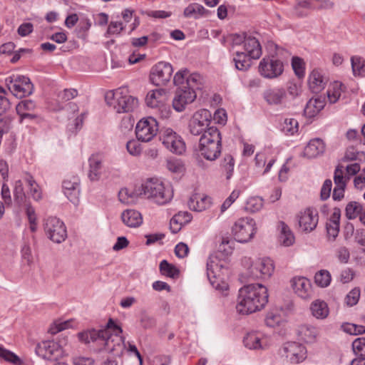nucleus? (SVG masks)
Masks as SVG:
<instances>
[{"label":"nucleus","mask_w":365,"mask_h":365,"mask_svg":"<svg viewBox=\"0 0 365 365\" xmlns=\"http://www.w3.org/2000/svg\"><path fill=\"white\" fill-rule=\"evenodd\" d=\"M299 123L295 118H286L284 120L282 130L287 135H293L298 131Z\"/></svg>","instance_id":"47"},{"label":"nucleus","mask_w":365,"mask_h":365,"mask_svg":"<svg viewBox=\"0 0 365 365\" xmlns=\"http://www.w3.org/2000/svg\"><path fill=\"white\" fill-rule=\"evenodd\" d=\"M43 226L47 237L53 242L61 243L67 237L64 223L57 217H48L45 220Z\"/></svg>","instance_id":"14"},{"label":"nucleus","mask_w":365,"mask_h":365,"mask_svg":"<svg viewBox=\"0 0 365 365\" xmlns=\"http://www.w3.org/2000/svg\"><path fill=\"white\" fill-rule=\"evenodd\" d=\"M327 83V79L324 77L323 72L320 69H314L308 80L310 90L315 93H319L324 88Z\"/></svg>","instance_id":"25"},{"label":"nucleus","mask_w":365,"mask_h":365,"mask_svg":"<svg viewBox=\"0 0 365 365\" xmlns=\"http://www.w3.org/2000/svg\"><path fill=\"white\" fill-rule=\"evenodd\" d=\"M360 297V290L354 288L351 290L346 297V303L347 305L352 307L357 304Z\"/></svg>","instance_id":"54"},{"label":"nucleus","mask_w":365,"mask_h":365,"mask_svg":"<svg viewBox=\"0 0 365 365\" xmlns=\"http://www.w3.org/2000/svg\"><path fill=\"white\" fill-rule=\"evenodd\" d=\"M202 81L199 73H190L187 69L175 73L173 82L178 89L173 100V107L176 111L182 112L187 105L195 101L197 96L195 91L200 89Z\"/></svg>","instance_id":"1"},{"label":"nucleus","mask_w":365,"mask_h":365,"mask_svg":"<svg viewBox=\"0 0 365 365\" xmlns=\"http://www.w3.org/2000/svg\"><path fill=\"white\" fill-rule=\"evenodd\" d=\"M263 206V200L259 197H252L248 199L246 204V210L251 212L259 210Z\"/></svg>","instance_id":"48"},{"label":"nucleus","mask_w":365,"mask_h":365,"mask_svg":"<svg viewBox=\"0 0 365 365\" xmlns=\"http://www.w3.org/2000/svg\"><path fill=\"white\" fill-rule=\"evenodd\" d=\"M88 178L91 181H98L101 177L103 168V157L101 154H93L88 158Z\"/></svg>","instance_id":"22"},{"label":"nucleus","mask_w":365,"mask_h":365,"mask_svg":"<svg viewBox=\"0 0 365 365\" xmlns=\"http://www.w3.org/2000/svg\"><path fill=\"white\" fill-rule=\"evenodd\" d=\"M279 230V242L285 247H289L294 242L295 238L293 232L284 222H279L278 224Z\"/></svg>","instance_id":"32"},{"label":"nucleus","mask_w":365,"mask_h":365,"mask_svg":"<svg viewBox=\"0 0 365 365\" xmlns=\"http://www.w3.org/2000/svg\"><path fill=\"white\" fill-rule=\"evenodd\" d=\"M292 66L297 76L299 77L304 76V62L302 58L299 57H293Z\"/></svg>","instance_id":"56"},{"label":"nucleus","mask_w":365,"mask_h":365,"mask_svg":"<svg viewBox=\"0 0 365 365\" xmlns=\"http://www.w3.org/2000/svg\"><path fill=\"white\" fill-rule=\"evenodd\" d=\"M331 274L327 270H320L314 276L315 283L321 287H327L331 282Z\"/></svg>","instance_id":"45"},{"label":"nucleus","mask_w":365,"mask_h":365,"mask_svg":"<svg viewBox=\"0 0 365 365\" xmlns=\"http://www.w3.org/2000/svg\"><path fill=\"white\" fill-rule=\"evenodd\" d=\"M325 150V145L322 140L316 138L311 140L304 148L302 155L307 158H314L322 154Z\"/></svg>","instance_id":"28"},{"label":"nucleus","mask_w":365,"mask_h":365,"mask_svg":"<svg viewBox=\"0 0 365 365\" xmlns=\"http://www.w3.org/2000/svg\"><path fill=\"white\" fill-rule=\"evenodd\" d=\"M160 139L170 152L181 155L185 151V143L180 135L171 128H163L160 131Z\"/></svg>","instance_id":"13"},{"label":"nucleus","mask_w":365,"mask_h":365,"mask_svg":"<svg viewBox=\"0 0 365 365\" xmlns=\"http://www.w3.org/2000/svg\"><path fill=\"white\" fill-rule=\"evenodd\" d=\"M212 199L210 197L200 193H195L190 197L187 205L191 210L202 212L210 207Z\"/></svg>","instance_id":"23"},{"label":"nucleus","mask_w":365,"mask_h":365,"mask_svg":"<svg viewBox=\"0 0 365 365\" xmlns=\"http://www.w3.org/2000/svg\"><path fill=\"white\" fill-rule=\"evenodd\" d=\"M212 114L207 109H200L196 111L188 123L190 133L193 135H203L209 128H215L211 126Z\"/></svg>","instance_id":"11"},{"label":"nucleus","mask_w":365,"mask_h":365,"mask_svg":"<svg viewBox=\"0 0 365 365\" xmlns=\"http://www.w3.org/2000/svg\"><path fill=\"white\" fill-rule=\"evenodd\" d=\"M284 71L283 63L274 57H265L259 64V73L266 78H274L279 76Z\"/></svg>","instance_id":"17"},{"label":"nucleus","mask_w":365,"mask_h":365,"mask_svg":"<svg viewBox=\"0 0 365 365\" xmlns=\"http://www.w3.org/2000/svg\"><path fill=\"white\" fill-rule=\"evenodd\" d=\"M160 271L163 275L175 279L179 275V270L166 260H163L160 264Z\"/></svg>","instance_id":"42"},{"label":"nucleus","mask_w":365,"mask_h":365,"mask_svg":"<svg viewBox=\"0 0 365 365\" xmlns=\"http://www.w3.org/2000/svg\"><path fill=\"white\" fill-rule=\"evenodd\" d=\"M343 174V166L338 165L335 169L334 175V181L336 187H346V180Z\"/></svg>","instance_id":"52"},{"label":"nucleus","mask_w":365,"mask_h":365,"mask_svg":"<svg viewBox=\"0 0 365 365\" xmlns=\"http://www.w3.org/2000/svg\"><path fill=\"white\" fill-rule=\"evenodd\" d=\"M364 208L362 205L355 201L349 202L345 208V215L349 220L356 219L363 212Z\"/></svg>","instance_id":"38"},{"label":"nucleus","mask_w":365,"mask_h":365,"mask_svg":"<svg viewBox=\"0 0 365 365\" xmlns=\"http://www.w3.org/2000/svg\"><path fill=\"white\" fill-rule=\"evenodd\" d=\"M266 287L261 284H250L239 291L237 311L240 314H250L263 309L268 302Z\"/></svg>","instance_id":"2"},{"label":"nucleus","mask_w":365,"mask_h":365,"mask_svg":"<svg viewBox=\"0 0 365 365\" xmlns=\"http://www.w3.org/2000/svg\"><path fill=\"white\" fill-rule=\"evenodd\" d=\"M298 222L300 229L304 232H311L318 224L319 217L317 211L307 208L299 213Z\"/></svg>","instance_id":"20"},{"label":"nucleus","mask_w":365,"mask_h":365,"mask_svg":"<svg viewBox=\"0 0 365 365\" xmlns=\"http://www.w3.org/2000/svg\"><path fill=\"white\" fill-rule=\"evenodd\" d=\"M15 200L19 205H21L26 201V195L24 191L23 183L21 180H17L15 182L14 190Z\"/></svg>","instance_id":"49"},{"label":"nucleus","mask_w":365,"mask_h":365,"mask_svg":"<svg viewBox=\"0 0 365 365\" xmlns=\"http://www.w3.org/2000/svg\"><path fill=\"white\" fill-rule=\"evenodd\" d=\"M251 59L247 54L242 51H237L234 58L235 67L240 71H247L251 66Z\"/></svg>","instance_id":"37"},{"label":"nucleus","mask_w":365,"mask_h":365,"mask_svg":"<svg viewBox=\"0 0 365 365\" xmlns=\"http://www.w3.org/2000/svg\"><path fill=\"white\" fill-rule=\"evenodd\" d=\"M342 83L335 81L331 83L327 90V97L331 103H336L341 96Z\"/></svg>","instance_id":"39"},{"label":"nucleus","mask_w":365,"mask_h":365,"mask_svg":"<svg viewBox=\"0 0 365 365\" xmlns=\"http://www.w3.org/2000/svg\"><path fill=\"white\" fill-rule=\"evenodd\" d=\"M336 255L337 259L341 263H347L348 262V261L349 259L350 254H349V250L346 247H339L336 250Z\"/></svg>","instance_id":"63"},{"label":"nucleus","mask_w":365,"mask_h":365,"mask_svg":"<svg viewBox=\"0 0 365 365\" xmlns=\"http://www.w3.org/2000/svg\"><path fill=\"white\" fill-rule=\"evenodd\" d=\"M106 331H105V328L98 331L96 329H91L78 333V336L80 341L86 344H88L91 341L101 340L102 338L106 336L107 334Z\"/></svg>","instance_id":"34"},{"label":"nucleus","mask_w":365,"mask_h":365,"mask_svg":"<svg viewBox=\"0 0 365 365\" xmlns=\"http://www.w3.org/2000/svg\"><path fill=\"white\" fill-rule=\"evenodd\" d=\"M294 292L301 298L307 299L312 296V284L310 281L302 277H294L291 280Z\"/></svg>","instance_id":"21"},{"label":"nucleus","mask_w":365,"mask_h":365,"mask_svg":"<svg viewBox=\"0 0 365 365\" xmlns=\"http://www.w3.org/2000/svg\"><path fill=\"white\" fill-rule=\"evenodd\" d=\"M201 155L208 160H215L221 152V136L217 128H209L200 138Z\"/></svg>","instance_id":"4"},{"label":"nucleus","mask_w":365,"mask_h":365,"mask_svg":"<svg viewBox=\"0 0 365 365\" xmlns=\"http://www.w3.org/2000/svg\"><path fill=\"white\" fill-rule=\"evenodd\" d=\"M140 195L158 205H165L169 202L173 198V191L164 183L155 178L146 180L140 187Z\"/></svg>","instance_id":"3"},{"label":"nucleus","mask_w":365,"mask_h":365,"mask_svg":"<svg viewBox=\"0 0 365 365\" xmlns=\"http://www.w3.org/2000/svg\"><path fill=\"white\" fill-rule=\"evenodd\" d=\"M208 13L202 5L193 3L189 4L184 10V16L187 18L193 17L197 19L200 16L206 15Z\"/></svg>","instance_id":"36"},{"label":"nucleus","mask_w":365,"mask_h":365,"mask_svg":"<svg viewBox=\"0 0 365 365\" xmlns=\"http://www.w3.org/2000/svg\"><path fill=\"white\" fill-rule=\"evenodd\" d=\"M36 108V103L31 100L21 101L16 106V110L17 114L27 113L33 112Z\"/></svg>","instance_id":"46"},{"label":"nucleus","mask_w":365,"mask_h":365,"mask_svg":"<svg viewBox=\"0 0 365 365\" xmlns=\"http://www.w3.org/2000/svg\"><path fill=\"white\" fill-rule=\"evenodd\" d=\"M6 84L11 93L20 98L31 95L34 91L30 79L24 76L13 75L6 78Z\"/></svg>","instance_id":"10"},{"label":"nucleus","mask_w":365,"mask_h":365,"mask_svg":"<svg viewBox=\"0 0 365 365\" xmlns=\"http://www.w3.org/2000/svg\"><path fill=\"white\" fill-rule=\"evenodd\" d=\"M319 329L311 324H302L297 330L299 339L306 343H313L319 336Z\"/></svg>","instance_id":"26"},{"label":"nucleus","mask_w":365,"mask_h":365,"mask_svg":"<svg viewBox=\"0 0 365 365\" xmlns=\"http://www.w3.org/2000/svg\"><path fill=\"white\" fill-rule=\"evenodd\" d=\"M327 230L329 239L331 241H334L338 236L339 232V225L327 222Z\"/></svg>","instance_id":"57"},{"label":"nucleus","mask_w":365,"mask_h":365,"mask_svg":"<svg viewBox=\"0 0 365 365\" xmlns=\"http://www.w3.org/2000/svg\"><path fill=\"white\" fill-rule=\"evenodd\" d=\"M0 357L14 365H22L23 361L14 353L0 346Z\"/></svg>","instance_id":"44"},{"label":"nucleus","mask_w":365,"mask_h":365,"mask_svg":"<svg viewBox=\"0 0 365 365\" xmlns=\"http://www.w3.org/2000/svg\"><path fill=\"white\" fill-rule=\"evenodd\" d=\"M274 269V266L270 258H259L250 264L245 275L251 279H267L272 276Z\"/></svg>","instance_id":"9"},{"label":"nucleus","mask_w":365,"mask_h":365,"mask_svg":"<svg viewBox=\"0 0 365 365\" xmlns=\"http://www.w3.org/2000/svg\"><path fill=\"white\" fill-rule=\"evenodd\" d=\"M106 100L117 113H128L134 110L138 103L137 98L127 93L123 88H118L106 94Z\"/></svg>","instance_id":"6"},{"label":"nucleus","mask_w":365,"mask_h":365,"mask_svg":"<svg viewBox=\"0 0 365 365\" xmlns=\"http://www.w3.org/2000/svg\"><path fill=\"white\" fill-rule=\"evenodd\" d=\"M255 231V222L250 217L239 219L232 228L235 239L240 242L250 241L254 237Z\"/></svg>","instance_id":"12"},{"label":"nucleus","mask_w":365,"mask_h":365,"mask_svg":"<svg viewBox=\"0 0 365 365\" xmlns=\"http://www.w3.org/2000/svg\"><path fill=\"white\" fill-rule=\"evenodd\" d=\"M124 29L121 22L111 21L108 26L107 33L108 34H119Z\"/></svg>","instance_id":"64"},{"label":"nucleus","mask_w":365,"mask_h":365,"mask_svg":"<svg viewBox=\"0 0 365 365\" xmlns=\"http://www.w3.org/2000/svg\"><path fill=\"white\" fill-rule=\"evenodd\" d=\"M280 354L291 363L299 364L307 358V349L299 343L289 341L283 344Z\"/></svg>","instance_id":"16"},{"label":"nucleus","mask_w":365,"mask_h":365,"mask_svg":"<svg viewBox=\"0 0 365 365\" xmlns=\"http://www.w3.org/2000/svg\"><path fill=\"white\" fill-rule=\"evenodd\" d=\"M165 100V90L163 88H158L150 91L148 93L145 98V103L148 107L155 109L164 103Z\"/></svg>","instance_id":"30"},{"label":"nucleus","mask_w":365,"mask_h":365,"mask_svg":"<svg viewBox=\"0 0 365 365\" xmlns=\"http://www.w3.org/2000/svg\"><path fill=\"white\" fill-rule=\"evenodd\" d=\"M240 194V190H233L230 195L224 201L221 205V212H224L225 210H227L231 206V205L239 197Z\"/></svg>","instance_id":"55"},{"label":"nucleus","mask_w":365,"mask_h":365,"mask_svg":"<svg viewBox=\"0 0 365 365\" xmlns=\"http://www.w3.org/2000/svg\"><path fill=\"white\" fill-rule=\"evenodd\" d=\"M331 180L329 179L326 180L322 187L320 192V197L322 200H325L329 197L331 191Z\"/></svg>","instance_id":"59"},{"label":"nucleus","mask_w":365,"mask_h":365,"mask_svg":"<svg viewBox=\"0 0 365 365\" xmlns=\"http://www.w3.org/2000/svg\"><path fill=\"white\" fill-rule=\"evenodd\" d=\"M352 71L354 76L365 74V60L359 56H352L351 58Z\"/></svg>","instance_id":"43"},{"label":"nucleus","mask_w":365,"mask_h":365,"mask_svg":"<svg viewBox=\"0 0 365 365\" xmlns=\"http://www.w3.org/2000/svg\"><path fill=\"white\" fill-rule=\"evenodd\" d=\"M167 168L172 173H180L182 171L183 167L178 160H169L167 161Z\"/></svg>","instance_id":"62"},{"label":"nucleus","mask_w":365,"mask_h":365,"mask_svg":"<svg viewBox=\"0 0 365 365\" xmlns=\"http://www.w3.org/2000/svg\"><path fill=\"white\" fill-rule=\"evenodd\" d=\"M173 72L170 63L159 62L154 66L150 73V81L157 86H165L170 81Z\"/></svg>","instance_id":"18"},{"label":"nucleus","mask_w":365,"mask_h":365,"mask_svg":"<svg viewBox=\"0 0 365 365\" xmlns=\"http://www.w3.org/2000/svg\"><path fill=\"white\" fill-rule=\"evenodd\" d=\"M244 49L245 53L253 59H258L262 55V48L258 40L252 36H245Z\"/></svg>","instance_id":"29"},{"label":"nucleus","mask_w":365,"mask_h":365,"mask_svg":"<svg viewBox=\"0 0 365 365\" xmlns=\"http://www.w3.org/2000/svg\"><path fill=\"white\" fill-rule=\"evenodd\" d=\"M310 310L312 316L318 319H326L329 313L327 304L319 299L315 300L311 304Z\"/></svg>","instance_id":"33"},{"label":"nucleus","mask_w":365,"mask_h":365,"mask_svg":"<svg viewBox=\"0 0 365 365\" xmlns=\"http://www.w3.org/2000/svg\"><path fill=\"white\" fill-rule=\"evenodd\" d=\"M261 338L256 333L247 334L243 339V343L250 349H257L262 348Z\"/></svg>","instance_id":"40"},{"label":"nucleus","mask_w":365,"mask_h":365,"mask_svg":"<svg viewBox=\"0 0 365 365\" xmlns=\"http://www.w3.org/2000/svg\"><path fill=\"white\" fill-rule=\"evenodd\" d=\"M68 339L62 336L58 341L48 340L38 343L36 347V354L42 358L56 361L63 356L66 354L64 347L67 345Z\"/></svg>","instance_id":"8"},{"label":"nucleus","mask_w":365,"mask_h":365,"mask_svg":"<svg viewBox=\"0 0 365 365\" xmlns=\"http://www.w3.org/2000/svg\"><path fill=\"white\" fill-rule=\"evenodd\" d=\"M227 272L224 262L220 260L216 255H210L207 262V275L210 284L216 290L224 292L227 290L228 284L223 280V275Z\"/></svg>","instance_id":"7"},{"label":"nucleus","mask_w":365,"mask_h":365,"mask_svg":"<svg viewBox=\"0 0 365 365\" xmlns=\"http://www.w3.org/2000/svg\"><path fill=\"white\" fill-rule=\"evenodd\" d=\"M352 349L356 357L351 365H365V338L356 339L352 343Z\"/></svg>","instance_id":"27"},{"label":"nucleus","mask_w":365,"mask_h":365,"mask_svg":"<svg viewBox=\"0 0 365 365\" xmlns=\"http://www.w3.org/2000/svg\"><path fill=\"white\" fill-rule=\"evenodd\" d=\"M234 165L235 163L232 156L230 155H225L222 163V167L227 174V179H230L231 178L234 170Z\"/></svg>","instance_id":"50"},{"label":"nucleus","mask_w":365,"mask_h":365,"mask_svg":"<svg viewBox=\"0 0 365 365\" xmlns=\"http://www.w3.org/2000/svg\"><path fill=\"white\" fill-rule=\"evenodd\" d=\"M287 93L288 95V103L289 102V98L291 97L292 99H294L297 96L300 95L301 89L300 87L294 83H289L287 86Z\"/></svg>","instance_id":"58"},{"label":"nucleus","mask_w":365,"mask_h":365,"mask_svg":"<svg viewBox=\"0 0 365 365\" xmlns=\"http://www.w3.org/2000/svg\"><path fill=\"white\" fill-rule=\"evenodd\" d=\"M158 125L155 118L148 117L138 121L135 127V135L141 142L150 141L158 133Z\"/></svg>","instance_id":"15"},{"label":"nucleus","mask_w":365,"mask_h":365,"mask_svg":"<svg viewBox=\"0 0 365 365\" xmlns=\"http://www.w3.org/2000/svg\"><path fill=\"white\" fill-rule=\"evenodd\" d=\"M324 107V101L322 98H312L307 103L304 113L309 117L317 115Z\"/></svg>","instance_id":"35"},{"label":"nucleus","mask_w":365,"mask_h":365,"mask_svg":"<svg viewBox=\"0 0 365 365\" xmlns=\"http://www.w3.org/2000/svg\"><path fill=\"white\" fill-rule=\"evenodd\" d=\"M263 98L272 106L286 107L288 103V95L283 88L274 87L265 90Z\"/></svg>","instance_id":"19"},{"label":"nucleus","mask_w":365,"mask_h":365,"mask_svg":"<svg viewBox=\"0 0 365 365\" xmlns=\"http://www.w3.org/2000/svg\"><path fill=\"white\" fill-rule=\"evenodd\" d=\"M107 334L101 341L103 343L104 349L113 356H120L125 349V345L124 339L120 335L122 329L116 325L112 319H110L105 327Z\"/></svg>","instance_id":"5"},{"label":"nucleus","mask_w":365,"mask_h":365,"mask_svg":"<svg viewBox=\"0 0 365 365\" xmlns=\"http://www.w3.org/2000/svg\"><path fill=\"white\" fill-rule=\"evenodd\" d=\"M25 180L29 187L30 194L34 200L38 201L42 198L41 191L32 176L27 175Z\"/></svg>","instance_id":"41"},{"label":"nucleus","mask_w":365,"mask_h":365,"mask_svg":"<svg viewBox=\"0 0 365 365\" xmlns=\"http://www.w3.org/2000/svg\"><path fill=\"white\" fill-rule=\"evenodd\" d=\"M182 214H177L173 217L170 220V230L172 232L177 233L180 229L182 225V220H181Z\"/></svg>","instance_id":"61"},{"label":"nucleus","mask_w":365,"mask_h":365,"mask_svg":"<svg viewBox=\"0 0 365 365\" xmlns=\"http://www.w3.org/2000/svg\"><path fill=\"white\" fill-rule=\"evenodd\" d=\"M281 321L282 317L280 314L273 312H268L265 318V323L267 326L270 327L278 326Z\"/></svg>","instance_id":"53"},{"label":"nucleus","mask_w":365,"mask_h":365,"mask_svg":"<svg viewBox=\"0 0 365 365\" xmlns=\"http://www.w3.org/2000/svg\"><path fill=\"white\" fill-rule=\"evenodd\" d=\"M123 223L128 227H136L143 222L141 214L135 210H126L121 214Z\"/></svg>","instance_id":"31"},{"label":"nucleus","mask_w":365,"mask_h":365,"mask_svg":"<svg viewBox=\"0 0 365 365\" xmlns=\"http://www.w3.org/2000/svg\"><path fill=\"white\" fill-rule=\"evenodd\" d=\"M6 95V91L0 86V116L10 108V102Z\"/></svg>","instance_id":"51"},{"label":"nucleus","mask_w":365,"mask_h":365,"mask_svg":"<svg viewBox=\"0 0 365 365\" xmlns=\"http://www.w3.org/2000/svg\"><path fill=\"white\" fill-rule=\"evenodd\" d=\"M126 148L128 153L133 155H139L141 153V148L140 144L135 140H130L126 144Z\"/></svg>","instance_id":"60"},{"label":"nucleus","mask_w":365,"mask_h":365,"mask_svg":"<svg viewBox=\"0 0 365 365\" xmlns=\"http://www.w3.org/2000/svg\"><path fill=\"white\" fill-rule=\"evenodd\" d=\"M63 192L67 198L76 203L79 196V179L73 176L71 179H65L62 184Z\"/></svg>","instance_id":"24"}]
</instances>
